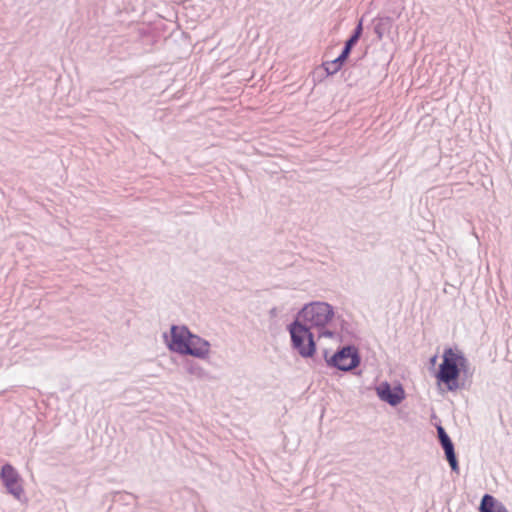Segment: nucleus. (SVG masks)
Here are the masks:
<instances>
[{
	"label": "nucleus",
	"instance_id": "nucleus-1",
	"mask_svg": "<svg viewBox=\"0 0 512 512\" xmlns=\"http://www.w3.org/2000/svg\"><path fill=\"white\" fill-rule=\"evenodd\" d=\"M169 348L180 354L199 358H203L209 353V343L191 334L186 327L173 326L171 328Z\"/></svg>",
	"mask_w": 512,
	"mask_h": 512
},
{
	"label": "nucleus",
	"instance_id": "nucleus-4",
	"mask_svg": "<svg viewBox=\"0 0 512 512\" xmlns=\"http://www.w3.org/2000/svg\"><path fill=\"white\" fill-rule=\"evenodd\" d=\"M297 320L290 327L294 347L304 357H311L315 352V343L309 328Z\"/></svg>",
	"mask_w": 512,
	"mask_h": 512
},
{
	"label": "nucleus",
	"instance_id": "nucleus-9",
	"mask_svg": "<svg viewBox=\"0 0 512 512\" xmlns=\"http://www.w3.org/2000/svg\"><path fill=\"white\" fill-rule=\"evenodd\" d=\"M437 430H438L439 439L441 441V444H442L443 449L445 451L447 460H448L452 470L453 471H458V463H457L456 456H455V453H454V447H453V444H452L450 438L445 433L443 427L439 426L437 428Z\"/></svg>",
	"mask_w": 512,
	"mask_h": 512
},
{
	"label": "nucleus",
	"instance_id": "nucleus-2",
	"mask_svg": "<svg viewBox=\"0 0 512 512\" xmlns=\"http://www.w3.org/2000/svg\"><path fill=\"white\" fill-rule=\"evenodd\" d=\"M332 307L324 302H314L306 305L299 313L298 320L311 327L323 328L333 318Z\"/></svg>",
	"mask_w": 512,
	"mask_h": 512
},
{
	"label": "nucleus",
	"instance_id": "nucleus-8",
	"mask_svg": "<svg viewBox=\"0 0 512 512\" xmlns=\"http://www.w3.org/2000/svg\"><path fill=\"white\" fill-rule=\"evenodd\" d=\"M356 44L355 37H350V39L346 42L345 48L342 53L333 61L327 62L325 64V70L328 74H334L338 72L343 63L347 60L352 47Z\"/></svg>",
	"mask_w": 512,
	"mask_h": 512
},
{
	"label": "nucleus",
	"instance_id": "nucleus-6",
	"mask_svg": "<svg viewBox=\"0 0 512 512\" xmlns=\"http://www.w3.org/2000/svg\"><path fill=\"white\" fill-rule=\"evenodd\" d=\"M332 364L340 370H351L358 366L359 356L353 347H344L332 357Z\"/></svg>",
	"mask_w": 512,
	"mask_h": 512
},
{
	"label": "nucleus",
	"instance_id": "nucleus-13",
	"mask_svg": "<svg viewBox=\"0 0 512 512\" xmlns=\"http://www.w3.org/2000/svg\"><path fill=\"white\" fill-rule=\"evenodd\" d=\"M431 362L432 364H434L436 362V356H434L432 359H431Z\"/></svg>",
	"mask_w": 512,
	"mask_h": 512
},
{
	"label": "nucleus",
	"instance_id": "nucleus-7",
	"mask_svg": "<svg viewBox=\"0 0 512 512\" xmlns=\"http://www.w3.org/2000/svg\"><path fill=\"white\" fill-rule=\"evenodd\" d=\"M380 399L391 405H397L404 399V390L401 387L391 388L389 384L383 383L377 388Z\"/></svg>",
	"mask_w": 512,
	"mask_h": 512
},
{
	"label": "nucleus",
	"instance_id": "nucleus-11",
	"mask_svg": "<svg viewBox=\"0 0 512 512\" xmlns=\"http://www.w3.org/2000/svg\"><path fill=\"white\" fill-rule=\"evenodd\" d=\"M361 33H362V23L360 22L359 25L356 28V31H355L354 35L351 36V37H355V42L358 41V39L361 36Z\"/></svg>",
	"mask_w": 512,
	"mask_h": 512
},
{
	"label": "nucleus",
	"instance_id": "nucleus-3",
	"mask_svg": "<svg viewBox=\"0 0 512 512\" xmlns=\"http://www.w3.org/2000/svg\"><path fill=\"white\" fill-rule=\"evenodd\" d=\"M465 358L455 350L448 348L444 351L443 362L440 364L437 378L439 381L450 384L459 377V367L463 366Z\"/></svg>",
	"mask_w": 512,
	"mask_h": 512
},
{
	"label": "nucleus",
	"instance_id": "nucleus-10",
	"mask_svg": "<svg viewBox=\"0 0 512 512\" xmlns=\"http://www.w3.org/2000/svg\"><path fill=\"white\" fill-rule=\"evenodd\" d=\"M481 512H507L505 506L491 495H485L482 499Z\"/></svg>",
	"mask_w": 512,
	"mask_h": 512
},
{
	"label": "nucleus",
	"instance_id": "nucleus-12",
	"mask_svg": "<svg viewBox=\"0 0 512 512\" xmlns=\"http://www.w3.org/2000/svg\"><path fill=\"white\" fill-rule=\"evenodd\" d=\"M320 336H327V337H332L333 336V333L328 331V330H325L323 331Z\"/></svg>",
	"mask_w": 512,
	"mask_h": 512
},
{
	"label": "nucleus",
	"instance_id": "nucleus-5",
	"mask_svg": "<svg viewBox=\"0 0 512 512\" xmlns=\"http://www.w3.org/2000/svg\"><path fill=\"white\" fill-rule=\"evenodd\" d=\"M0 477L9 493L19 499L23 494V488L19 474L14 467L5 464L1 469Z\"/></svg>",
	"mask_w": 512,
	"mask_h": 512
}]
</instances>
